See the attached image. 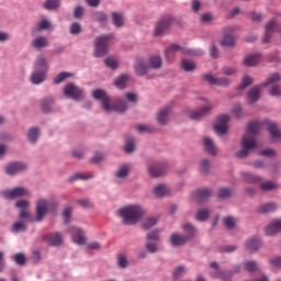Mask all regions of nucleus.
<instances>
[{
    "mask_svg": "<svg viewBox=\"0 0 281 281\" xmlns=\"http://www.w3.org/2000/svg\"><path fill=\"white\" fill-rule=\"evenodd\" d=\"M261 128L262 124H260V122H250L248 124L247 133L241 138V146L244 149L237 151L236 157L243 159L249 155V150L256 148V135L260 133Z\"/></svg>",
    "mask_w": 281,
    "mask_h": 281,
    "instance_id": "obj_1",
    "label": "nucleus"
},
{
    "mask_svg": "<svg viewBox=\"0 0 281 281\" xmlns=\"http://www.w3.org/2000/svg\"><path fill=\"white\" fill-rule=\"evenodd\" d=\"M92 95L94 100H100L102 103V108L104 111L111 112L115 111L116 113H124L126 109H128V103L124 100H116L112 105H111V99L106 95V92L104 90H94L92 92Z\"/></svg>",
    "mask_w": 281,
    "mask_h": 281,
    "instance_id": "obj_2",
    "label": "nucleus"
},
{
    "mask_svg": "<svg viewBox=\"0 0 281 281\" xmlns=\"http://www.w3.org/2000/svg\"><path fill=\"white\" fill-rule=\"evenodd\" d=\"M123 225H136L144 216V209L139 205H130L119 210Z\"/></svg>",
    "mask_w": 281,
    "mask_h": 281,
    "instance_id": "obj_3",
    "label": "nucleus"
},
{
    "mask_svg": "<svg viewBox=\"0 0 281 281\" xmlns=\"http://www.w3.org/2000/svg\"><path fill=\"white\" fill-rule=\"evenodd\" d=\"M47 74V60L44 57H38L35 61V69L31 74L32 85H43Z\"/></svg>",
    "mask_w": 281,
    "mask_h": 281,
    "instance_id": "obj_4",
    "label": "nucleus"
},
{
    "mask_svg": "<svg viewBox=\"0 0 281 281\" xmlns=\"http://www.w3.org/2000/svg\"><path fill=\"white\" fill-rule=\"evenodd\" d=\"M177 52H181V54H186L187 56H202L203 50H192L180 47L178 44H171L169 47L165 49L166 60L169 63L175 60V56Z\"/></svg>",
    "mask_w": 281,
    "mask_h": 281,
    "instance_id": "obj_5",
    "label": "nucleus"
},
{
    "mask_svg": "<svg viewBox=\"0 0 281 281\" xmlns=\"http://www.w3.org/2000/svg\"><path fill=\"white\" fill-rule=\"evenodd\" d=\"M177 23L179 22L172 15H165L160 18L156 23L154 36H162V34H166V32H168V30H170V27Z\"/></svg>",
    "mask_w": 281,
    "mask_h": 281,
    "instance_id": "obj_6",
    "label": "nucleus"
},
{
    "mask_svg": "<svg viewBox=\"0 0 281 281\" xmlns=\"http://www.w3.org/2000/svg\"><path fill=\"white\" fill-rule=\"evenodd\" d=\"M183 229L184 232H187V234H189L188 237L177 233L172 234L170 237V243L172 247H181V245H186V243H188L189 238H192V236H194V226H192L191 224L183 225Z\"/></svg>",
    "mask_w": 281,
    "mask_h": 281,
    "instance_id": "obj_7",
    "label": "nucleus"
},
{
    "mask_svg": "<svg viewBox=\"0 0 281 281\" xmlns=\"http://www.w3.org/2000/svg\"><path fill=\"white\" fill-rule=\"evenodd\" d=\"M112 35H103L97 37L94 41V56L97 58H102V56H106L109 52V42L111 41Z\"/></svg>",
    "mask_w": 281,
    "mask_h": 281,
    "instance_id": "obj_8",
    "label": "nucleus"
},
{
    "mask_svg": "<svg viewBox=\"0 0 281 281\" xmlns=\"http://www.w3.org/2000/svg\"><path fill=\"white\" fill-rule=\"evenodd\" d=\"M64 95H66V98H71V100L80 102V100H85V90L80 89V87L74 83H67L64 88Z\"/></svg>",
    "mask_w": 281,
    "mask_h": 281,
    "instance_id": "obj_9",
    "label": "nucleus"
},
{
    "mask_svg": "<svg viewBox=\"0 0 281 281\" xmlns=\"http://www.w3.org/2000/svg\"><path fill=\"white\" fill-rule=\"evenodd\" d=\"M280 74L274 72L272 74L266 82L261 85V87H271L270 88V95H281V88L280 86H276L277 82H280Z\"/></svg>",
    "mask_w": 281,
    "mask_h": 281,
    "instance_id": "obj_10",
    "label": "nucleus"
},
{
    "mask_svg": "<svg viewBox=\"0 0 281 281\" xmlns=\"http://www.w3.org/2000/svg\"><path fill=\"white\" fill-rule=\"evenodd\" d=\"M235 32V26H226L223 29L224 37L221 41L222 47H234V45H236V38L234 37Z\"/></svg>",
    "mask_w": 281,
    "mask_h": 281,
    "instance_id": "obj_11",
    "label": "nucleus"
},
{
    "mask_svg": "<svg viewBox=\"0 0 281 281\" xmlns=\"http://www.w3.org/2000/svg\"><path fill=\"white\" fill-rule=\"evenodd\" d=\"M0 194L1 196H3V199L12 200V199H19L20 196H26V194H29V191L23 187H18L12 190L1 191Z\"/></svg>",
    "mask_w": 281,
    "mask_h": 281,
    "instance_id": "obj_12",
    "label": "nucleus"
},
{
    "mask_svg": "<svg viewBox=\"0 0 281 281\" xmlns=\"http://www.w3.org/2000/svg\"><path fill=\"white\" fill-rule=\"evenodd\" d=\"M227 122H229V116L226 114L217 117V121L214 124L216 135H225V133H227Z\"/></svg>",
    "mask_w": 281,
    "mask_h": 281,
    "instance_id": "obj_13",
    "label": "nucleus"
},
{
    "mask_svg": "<svg viewBox=\"0 0 281 281\" xmlns=\"http://www.w3.org/2000/svg\"><path fill=\"white\" fill-rule=\"evenodd\" d=\"M68 233L72 234V243H76V245H85V243H87V238H85V231L81 228L71 226L68 228Z\"/></svg>",
    "mask_w": 281,
    "mask_h": 281,
    "instance_id": "obj_14",
    "label": "nucleus"
},
{
    "mask_svg": "<svg viewBox=\"0 0 281 281\" xmlns=\"http://www.w3.org/2000/svg\"><path fill=\"white\" fill-rule=\"evenodd\" d=\"M49 207V202L47 200H38L36 203V221L41 223L43 218H45V214H47V210Z\"/></svg>",
    "mask_w": 281,
    "mask_h": 281,
    "instance_id": "obj_15",
    "label": "nucleus"
},
{
    "mask_svg": "<svg viewBox=\"0 0 281 281\" xmlns=\"http://www.w3.org/2000/svg\"><path fill=\"white\" fill-rule=\"evenodd\" d=\"M204 80L211 85H216L217 87H229V85H232L229 78H216L212 75H204Z\"/></svg>",
    "mask_w": 281,
    "mask_h": 281,
    "instance_id": "obj_16",
    "label": "nucleus"
},
{
    "mask_svg": "<svg viewBox=\"0 0 281 281\" xmlns=\"http://www.w3.org/2000/svg\"><path fill=\"white\" fill-rule=\"evenodd\" d=\"M212 196V191L207 188L198 189L193 193V199L196 203H203V201H207Z\"/></svg>",
    "mask_w": 281,
    "mask_h": 281,
    "instance_id": "obj_17",
    "label": "nucleus"
},
{
    "mask_svg": "<svg viewBox=\"0 0 281 281\" xmlns=\"http://www.w3.org/2000/svg\"><path fill=\"white\" fill-rule=\"evenodd\" d=\"M211 269L216 270L215 272L211 273L212 278H217L223 281H232V273L218 270V263L216 261L211 263Z\"/></svg>",
    "mask_w": 281,
    "mask_h": 281,
    "instance_id": "obj_18",
    "label": "nucleus"
},
{
    "mask_svg": "<svg viewBox=\"0 0 281 281\" xmlns=\"http://www.w3.org/2000/svg\"><path fill=\"white\" fill-rule=\"evenodd\" d=\"M212 111V104L209 102L201 108L200 110L190 112L191 120H201V117H205V115H209V113Z\"/></svg>",
    "mask_w": 281,
    "mask_h": 281,
    "instance_id": "obj_19",
    "label": "nucleus"
},
{
    "mask_svg": "<svg viewBox=\"0 0 281 281\" xmlns=\"http://www.w3.org/2000/svg\"><path fill=\"white\" fill-rule=\"evenodd\" d=\"M45 243L50 247H58L63 243V235L59 233H52L44 236Z\"/></svg>",
    "mask_w": 281,
    "mask_h": 281,
    "instance_id": "obj_20",
    "label": "nucleus"
},
{
    "mask_svg": "<svg viewBox=\"0 0 281 281\" xmlns=\"http://www.w3.org/2000/svg\"><path fill=\"white\" fill-rule=\"evenodd\" d=\"M135 74L137 76H146V74H148V71H150V66H148V64H146V61L142 58L136 59V64H135Z\"/></svg>",
    "mask_w": 281,
    "mask_h": 281,
    "instance_id": "obj_21",
    "label": "nucleus"
},
{
    "mask_svg": "<svg viewBox=\"0 0 281 281\" xmlns=\"http://www.w3.org/2000/svg\"><path fill=\"white\" fill-rule=\"evenodd\" d=\"M27 165L24 162H11L7 166L5 171L7 175H18V172H23L26 170Z\"/></svg>",
    "mask_w": 281,
    "mask_h": 281,
    "instance_id": "obj_22",
    "label": "nucleus"
},
{
    "mask_svg": "<svg viewBox=\"0 0 281 281\" xmlns=\"http://www.w3.org/2000/svg\"><path fill=\"white\" fill-rule=\"evenodd\" d=\"M260 60H262L261 54H250L244 58V65L245 67H256Z\"/></svg>",
    "mask_w": 281,
    "mask_h": 281,
    "instance_id": "obj_23",
    "label": "nucleus"
},
{
    "mask_svg": "<svg viewBox=\"0 0 281 281\" xmlns=\"http://www.w3.org/2000/svg\"><path fill=\"white\" fill-rule=\"evenodd\" d=\"M148 172H149L150 177H161V175H164V172H166V166H164L159 162L149 165Z\"/></svg>",
    "mask_w": 281,
    "mask_h": 281,
    "instance_id": "obj_24",
    "label": "nucleus"
},
{
    "mask_svg": "<svg viewBox=\"0 0 281 281\" xmlns=\"http://www.w3.org/2000/svg\"><path fill=\"white\" fill-rule=\"evenodd\" d=\"M170 117V106H166L158 112L157 122L160 126H166Z\"/></svg>",
    "mask_w": 281,
    "mask_h": 281,
    "instance_id": "obj_25",
    "label": "nucleus"
},
{
    "mask_svg": "<svg viewBox=\"0 0 281 281\" xmlns=\"http://www.w3.org/2000/svg\"><path fill=\"white\" fill-rule=\"evenodd\" d=\"M246 251H258L260 247H262V241H260L257 237H251L245 244Z\"/></svg>",
    "mask_w": 281,
    "mask_h": 281,
    "instance_id": "obj_26",
    "label": "nucleus"
},
{
    "mask_svg": "<svg viewBox=\"0 0 281 281\" xmlns=\"http://www.w3.org/2000/svg\"><path fill=\"white\" fill-rule=\"evenodd\" d=\"M278 232H281V220L273 221L266 228L267 236H276V234H278Z\"/></svg>",
    "mask_w": 281,
    "mask_h": 281,
    "instance_id": "obj_27",
    "label": "nucleus"
},
{
    "mask_svg": "<svg viewBox=\"0 0 281 281\" xmlns=\"http://www.w3.org/2000/svg\"><path fill=\"white\" fill-rule=\"evenodd\" d=\"M203 145L209 155H217L218 150L216 149V146L214 145V140H212V138L205 136L203 138Z\"/></svg>",
    "mask_w": 281,
    "mask_h": 281,
    "instance_id": "obj_28",
    "label": "nucleus"
},
{
    "mask_svg": "<svg viewBox=\"0 0 281 281\" xmlns=\"http://www.w3.org/2000/svg\"><path fill=\"white\" fill-rule=\"evenodd\" d=\"M164 65V61L161 60V57L154 55L149 57V69H161Z\"/></svg>",
    "mask_w": 281,
    "mask_h": 281,
    "instance_id": "obj_29",
    "label": "nucleus"
},
{
    "mask_svg": "<svg viewBox=\"0 0 281 281\" xmlns=\"http://www.w3.org/2000/svg\"><path fill=\"white\" fill-rule=\"evenodd\" d=\"M241 177L246 183H260L262 181V177L249 172H243Z\"/></svg>",
    "mask_w": 281,
    "mask_h": 281,
    "instance_id": "obj_30",
    "label": "nucleus"
},
{
    "mask_svg": "<svg viewBox=\"0 0 281 281\" xmlns=\"http://www.w3.org/2000/svg\"><path fill=\"white\" fill-rule=\"evenodd\" d=\"M32 45L35 49H42L43 47H47L49 42L47 41V37L40 36L32 42Z\"/></svg>",
    "mask_w": 281,
    "mask_h": 281,
    "instance_id": "obj_31",
    "label": "nucleus"
},
{
    "mask_svg": "<svg viewBox=\"0 0 281 281\" xmlns=\"http://www.w3.org/2000/svg\"><path fill=\"white\" fill-rule=\"evenodd\" d=\"M260 89H262V86H257L249 90L248 99L250 102H258V99L260 98Z\"/></svg>",
    "mask_w": 281,
    "mask_h": 281,
    "instance_id": "obj_32",
    "label": "nucleus"
},
{
    "mask_svg": "<svg viewBox=\"0 0 281 281\" xmlns=\"http://www.w3.org/2000/svg\"><path fill=\"white\" fill-rule=\"evenodd\" d=\"M268 131L271 138L276 142V139H280V130L276 123L268 124Z\"/></svg>",
    "mask_w": 281,
    "mask_h": 281,
    "instance_id": "obj_33",
    "label": "nucleus"
},
{
    "mask_svg": "<svg viewBox=\"0 0 281 281\" xmlns=\"http://www.w3.org/2000/svg\"><path fill=\"white\" fill-rule=\"evenodd\" d=\"M112 23L115 27L124 26V15L122 13L112 12Z\"/></svg>",
    "mask_w": 281,
    "mask_h": 281,
    "instance_id": "obj_34",
    "label": "nucleus"
},
{
    "mask_svg": "<svg viewBox=\"0 0 281 281\" xmlns=\"http://www.w3.org/2000/svg\"><path fill=\"white\" fill-rule=\"evenodd\" d=\"M278 206L276 203H267L259 206L258 212L259 214H269V212H276Z\"/></svg>",
    "mask_w": 281,
    "mask_h": 281,
    "instance_id": "obj_35",
    "label": "nucleus"
},
{
    "mask_svg": "<svg viewBox=\"0 0 281 281\" xmlns=\"http://www.w3.org/2000/svg\"><path fill=\"white\" fill-rule=\"evenodd\" d=\"M196 221H200V223H203V221H207L210 218V210L207 209H200L198 210L195 214Z\"/></svg>",
    "mask_w": 281,
    "mask_h": 281,
    "instance_id": "obj_36",
    "label": "nucleus"
},
{
    "mask_svg": "<svg viewBox=\"0 0 281 281\" xmlns=\"http://www.w3.org/2000/svg\"><path fill=\"white\" fill-rule=\"evenodd\" d=\"M155 196H166L168 194V187L166 184H159L154 188Z\"/></svg>",
    "mask_w": 281,
    "mask_h": 281,
    "instance_id": "obj_37",
    "label": "nucleus"
},
{
    "mask_svg": "<svg viewBox=\"0 0 281 281\" xmlns=\"http://www.w3.org/2000/svg\"><path fill=\"white\" fill-rule=\"evenodd\" d=\"M128 81V75H122L114 81V87L117 89H124L126 87V82Z\"/></svg>",
    "mask_w": 281,
    "mask_h": 281,
    "instance_id": "obj_38",
    "label": "nucleus"
},
{
    "mask_svg": "<svg viewBox=\"0 0 281 281\" xmlns=\"http://www.w3.org/2000/svg\"><path fill=\"white\" fill-rule=\"evenodd\" d=\"M128 172H131V168L127 165H123L117 171V179H126L128 177Z\"/></svg>",
    "mask_w": 281,
    "mask_h": 281,
    "instance_id": "obj_39",
    "label": "nucleus"
},
{
    "mask_svg": "<svg viewBox=\"0 0 281 281\" xmlns=\"http://www.w3.org/2000/svg\"><path fill=\"white\" fill-rule=\"evenodd\" d=\"M181 67L183 71H194L196 69V65L188 59H182Z\"/></svg>",
    "mask_w": 281,
    "mask_h": 281,
    "instance_id": "obj_40",
    "label": "nucleus"
},
{
    "mask_svg": "<svg viewBox=\"0 0 281 281\" xmlns=\"http://www.w3.org/2000/svg\"><path fill=\"white\" fill-rule=\"evenodd\" d=\"M38 128L33 127L29 131L27 137H29V142H31V144H36V140L38 139Z\"/></svg>",
    "mask_w": 281,
    "mask_h": 281,
    "instance_id": "obj_41",
    "label": "nucleus"
},
{
    "mask_svg": "<svg viewBox=\"0 0 281 281\" xmlns=\"http://www.w3.org/2000/svg\"><path fill=\"white\" fill-rule=\"evenodd\" d=\"M157 225V218L156 217H148L144 220L142 227L143 229H150L151 227H155Z\"/></svg>",
    "mask_w": 281,
    "mask_h": 281,
    "instance_id": "obj_42",
    "label": "nucleus"
},
{
    "mask_svg": "<svg viewBox=\"0 0 281 281\" xmlns=\"http://www.w3.org/2000/svg\"><path fill=\"white\" fill-rule=\"evenodd\" d=\"M277 189H278V184L271 181H266L260 184V190H262L263 192H269L271 190H277Z\"/></svg>",
    "mask_w": 281,
    "mask_h": 281,
    "instance_id": "obj_43",
    "label": "nucleus"
},
{
    "mask_svg": "<svg viewBox=\"0 0 281 281\" xmlns=\"http://www.w3.org/2000/svg\"><path fill=\"white\" fill-rule=\"evenodd\" d=\"M146 240H153L154 243H159L161 240V237H159V231H151L147 233Z\"/></svg>",
    "mask_w": 281,
    "mask_h": 281,
    "instance_id": "obj_44",
    "label": "nucleus"
},
{
    "mask_svg": "<svg viewBox=\"0 0 281 281\" xmlns=\"http://www.w3.org/2000/svg\"><path fill=\"white\" fill-rule=\"evenodd\" d=\"M60 5V0H47L44 3V8L46 10H56Z\"/></svg>",
    "mask_w": 281,
    "mask_h": 281,
    "instance_id": "obj_45",
    "label": "nucleus"
},
{
    "mask_svg": "<svg viewBox=\"0 0 281 281\" xmlns=\"http://www.w3.org/2000/svg\"><path fill=\"white\" fill-rule=\"evenodd\" d=\"M210 160L207 159H203L200 162V172H202V175H207L210 172Z\"/></svg>",
    "mask_w": 281,
    "mask_h": 281,
    "instance_id": "obj_46",
    "label": "nucleus"
},
{
    "mask_svg": "<svg viewBox=\"0 0 281 281\" xmlns=\"http://www.w3.org/2000/svg\"><path fill=\"white\" fill-rule=\"evenodd\" d=\"M67 78H71V74L69 72H60L57 77L54 78L55 85H60V82H65Z\"/></svg>",
    "mask_w": 281,
    "mask_h": 281,
    "instance_id": "obj_47",
    "label": "nucleus"
},
{
    "mask_svg": "<svg viewBox=\"0 0 281 281\" xmlns=\"http://www.w3.org/2000/svg\"><path fill=\"white\" fill-rule=\"evenodd\" d=\"M218 199H229L232 196V190L227 188H222L217 192Z\"/></svg>",
    "mask_w": 281,
    "mask_h": 281,
    "instance_id": "obj_48",
    "label": "nucleus"
},
{
    "mask_svg": "<svg viewBox=\"0 0 281 281\" xmlns=\"http://www.w3.org/2000/svg\"><path fill=\"white\" fill-rule=\"evenodd\" d=\"M224 225L227 229H234L236 227V221L232 216L224 217Z\"/></svg>",
    "mask_w": 281,
    "mask_h": 281,
    "instance_id": "obj_49",
    "label": "nucleus"
},
{
    "mask_svg": "<svg viewBox=\"0 0 281 281\" xmlns=\"http://www.w3.org/2000/svg\"><path fill=\"white\" fill-rule=\"evenodd\" d=\"M52 104H54V99L48 98V99L43 100L42 109H43L44 113H49V108L52 106Z\"/></svg>",
    "mask_w": 281,
    "mask_h": 281,
    "instance_id": "obj_50",
    "label": "nucleus"
},
{
    "mask_svg": "<svg viewBox=\"0 0 281 281\" xmlns=\"http://www.w3.org/2000/svg\"><path fill=\"white\" fill-rule=\"evenodd\" d=\"M93 21H98L99 23H105L106 14L104 12H95L92 14Z\"/></svg>",
    "mask_w": 281,
    "mask_h": 281,
    "instance_id": "obj_51",
    "label": "nucleus"
},
{
    "mask_svg": "<svg viewBox=\"0 0 281 281\" xmlns=\"http://www.w3.org/2000/svg\"><path fill=\"white\" fill-rule=\"evenodd\" d=\"M104 64L106 67H110V69H117V59L113 57L105 58Z\"/></svg>",
    "mask_w": 281,
    "mask_h": 281,
    "instance_id": "obj_52",
    "label": "nucleus"
},
{
    "mask_svg": "<svg viewBox=\"0 0 281 281\" xmlns=\"http://www.w3.org/2000/svg\"><path fill=\"white\" fill-rule=\"evenodd\" d=\"M244 267L246 271L251 273L258 269V263H256V261H246Z\"/></svg>",
    "mask_w": 281,
    "mask_h": 281,
    "instance_id": "obj_53",
    "label": "nucleus"
},
{
    "mask_svg": "<svg viewBox=\"0 0 281 281\" xmlns=\"http://www.w3.org/2000/svg\"><path fill=\"white\" fill-rule=\"evenodd\" d=\"M13 260L14 262H16V265H20V267H23V265H25V255L19 252V254H15L13 256Z\"/></svg>",
    "mask_w": 281,
    "mask_h": 281,
    "instance_id": "obj_54",
    "label": "nucleus"
},
{
    "mask_svg": "<svg viewBox=\"0 0 281 281\" xmlns=\"http://www.w3.org/2000/svg\"><path fill=\"white\" fill-rule=\"evenodd\" d=\"M25 229H27V226L23 222H15L12 226V232H25Z\"/></svg>",
    "mask_w": 281,
    "mask_h": 281,
    "instance_id": "obj_55",
    "label": "nucleus"
},
{
    "mask_svg": "<svg viewBox=\"0 0 281 281\" xmlns=\"http://www.w3.org/2000/svg\"><path fill=\"white\" fill-rule=\"evenodd\" d=\"M80 32H82V25H80V23L78 22H74L71 25H70V34H80Z\"/></svg>",
    "mask_w": 281,
    "mask_h": 281,
    "instance_id": "obj_56",
    "label": "nucleus"
},
{
    "mask_svg": "<svg viewBox=\"0 0 281 281\" xmlns=\"http://www.w3.org/2000/svg\"><path fill=\"white\" fill-rule=\"evenodd\" d=\"M254 82V79H251L249 76H245L240 86L238 87L239 90L247 89L249 85Z\"/></svg>",
    "mask_w": 281,
    "mask_h": 281,
    "instance_id": "obj_57",
    "label": "nucleus"
},
{
    "mask_svg": "<svg viewBox=\"0 0 281 281\" xmlns=\"http://www.w3.org/2000/svg\"><path fill=\"white\" fill-rule=\"evenodd\" d=\"M76 179H93V175H89V173H76L75 176H72L70 178V181H76Z\"/></svg>",
    "mask_w": 281,
    "mask_h": 281,
    "instance_id": "obj_58",
    "label": "nucleus"
},
{
    "mask_svg": "<svg viewBox=\"0 0 281 281\" xmlns=\"http://www.w3.org/2000/svg\"><path fill=\"white\" fill-rule=\"evenodd\" d=\"M249 16L251 19V21H254V23H262V14L258 13V12H250Z\"/></svg>",
    "mask_w": 281,
    "mask_h": 281,
    "instance_id": "obj_59",
    "label": "nucleus"
},
{
    "mask_svg": "<svg viewBox=\"0 0 281 281\" xmlns=\"http://www.w3.org/2000/svg\"><path fill=\"white\" fill-rule=\"evenodd\" d=\"M145 249L149 252V254H157L158 248H157V244L155 243H147L145 245Z\"/></svg>",
    "mask_w": 281,
    "mask_h": 281,
    "instance_id": "obj_60",
    "label": "nucleus"
},
{
    "mask_svg": "<svg viewBox=\"0 0 281 281\" xmlns=\"http://www.w3.org/2000/svg\"><path fill=\"white\" fill-rule=\"evenodd\" d=\"M186 273V268L184 267H178L173 271V278L175 280H179Z\"/></svg>",
    "mask_w": 281,
    "mask_h": 281,
    "instance_id": "obj_61",
    "label": "nucleus"
},
{
    "mask_svg": "<svg viewBox=\"0 0 281 281\" xmlns=\"http://www.w3.org/2000/svg\"><path fill=\"white\" fill-rule=\"evenodd\" d=\"M135 150V142L133 138L126 142L125 144V153H133Z\"/></svg>",
    "mask_w": 281,
    "mask_h": 281,
    "instance_id": "obj_62",
    "label": "nucleus"
},
{
    "mask_svg": "<svg viewBox=\"0 0 281 281\" xmlns=\"http://www.w3.org/2000/svg\"><path fill=\"white\" fill-rule=\"evenodd\" d=\"M64 223H69V218H71V207H66L63 212Z\"/></svg>",
    "mask_w": 281,
    "mask_h": 281,
    "instance_id": "obj_63",
    "label": "nucleus"
},
{
    "mask_svg": "<svg viewBox=\"0 0 281 281\" xmlns=\"http://www.w3.org/2000/svg\"><path fill=\"white\" fill-rule=\"evenodd\" d=\"M270 265H272V267H276L277 269H280L281 268V257L271 258Z\"/></svg>",
    "mask_w": 281,
    "mask_h": 281,
    "instance_id": "obj_64",
    "label": "nucleus"
}]
</instances>
